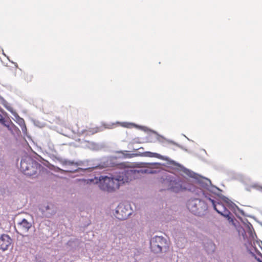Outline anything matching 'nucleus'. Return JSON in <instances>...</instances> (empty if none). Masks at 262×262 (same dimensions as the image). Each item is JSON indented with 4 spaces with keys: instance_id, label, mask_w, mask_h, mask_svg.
Instances as JSON below:
<instances>
[{
    "instance_id": "dca6fc26",
    "label": "nucleus",
    "mask_w": 262,
    "mask_h": 262,
    "mask_svg": "<svg viewBox=\"0 0 262 262\" xmlns=\"http://www.w3.org/2000/svg\"><path fill=\"white\" fill-rule=\"evenodd\" d=\"M13 116L15 117V121L20 125L22 130H26L27 128L24 120L22 118L20 117L17 113H16Z\"/></svg>"
},
{
    "instance_id": "cd10ccee",
    "label": "nucleus",
    "mask_w": 262,
    "mask_h": 262,
    "mask_svg": "<svg viewBox=\"0 0 262 262\" xmlns=\"http://www.w3.org/2000/svg\"><path fill=\"white\" fill-rule=\"evenodd\" d=\"M3 119V117L0 114V121L2 120Z\"/></svg>"
},
{
    "instance_id": "4be33fe9",
    "label": "nucleus",
    "mask_w": 262,
    "mask_h": 262,
    "mask_svg": "<svg viewBox=\"0 0 262 262\" xmlns=\"http://www.w3.org/2000/svg\"><path fill=\"white\" fill-rule=\"evenodd\" d=\"M45 165L47 166V167L48 168H49V169H55L54 165L51 164V165Z\"/></svg>"
},
{
    "instance_id": "f257e3e1",
    "label": "nucleus",
    "mask_w": 262,
    "mask_h": 262,
    "mask_svg": "<svg viewBox=\"0 0 262 262\" xmlns=\"http://www.w3.org/2000/svg\"><path fill=\"white\" fill-rule=\"evenodd\" d=\"M143 170L144 167H127L112 177L101 176L99 179L95 177L94 180H89L93 183L99 182L100 189L111 192L115 191L124 183L139 178L141 174L144 173Z\"/></svg>"
},
{
    "instance_id": "bb28decb",
    "label": "nucleus",
    "mask_w": 262,
    "mask_h": 262,
    "mask_svg": "<svg viewBox=\"0 0 262 262\" xmlns=\"http://www.w3.org/2000/svg\"><path fill=\"white\" fill-rule=\"evenodd\" d=\"M257 259V260L258 261V262H262V260L261 259H260V258H256Z\"/></svg>"
},
{
    "instance_id": "2f4dec72",
    "label": "nucleus",
    "mask_w": 262,
    "mask_h": 262,
    "mask_svg": "<svg viewBox=\"0 0 262 262\" xmlns=\"http://www.w3.org/2000/svg\"><path fill=\"white\" fill-rule=\"evenodd\" d=\"M178 165V166H181V165H180V164H179V165Z\"/></svg>"
},
{
    "instance_id": "b1692460",
    "label": "nucleus",
    "mask_w": 262,
    "mask_h": 262,
    "mask_svg": "<svg viewBox=\"0 0 262 262\" xmlns=\"http://www.w3.org/2000/svg\"><path fill=\"white\" fill-rule=\"evenodd\" d=\"M139 128L145 130V131L146 130V129H147V128L146 127H144V126H140V127H139Z\"/></svg>"
},
{
    "instance_id": "ddd939ff",
    "label": "nucleus",
    "mask_w": 262,
    "mask_h": 262,
    "mask_svg": "<svg viewBox=\"0 0 262 262\" xmlns=\"http://www.w3.org/2000/svg\"><path fill=\"white\" fill-rule=\"evenodd\" d=\"M18 226L23 231L28 232L31 228L32 224L31 223L28 222V221L24 219L18 223Z\"/></svg>"
},
{
    "instance_id": "a211bd4d",
    "label": "nucleus",
    "mask_w": 262,
    "mask_h": 262,
    "mask_svg": "<svg viewBox=\"0 0 262 262\" xmlns=\"http://www.w3.org/2000/svg\"><path fill=\"white\" fill-rule=\"evenodd\" d=\"M7 110L10 112L13 115L17 113L16 111L13 109V108L11 106H6Z\"/></svg>"
},
{
    "instance_id": "1a4fd4ad",
    "label": "nucleus",
    "mask_w": 262,
    "mask_h": 262,
    "mask_svg": "<svg viewBox=\"0 0 262 262\" xmlns=\"http://www.w3.org/2000/svg\"><path fill=\"white\" fill-rule=\"evenodd\" d=\"M42 213V216L45 217H51L56 213L54 206L51 204H42L39 208Z\"/></svg>"
},
{
    "instance_id": "20e7f679",
    "label": "nucleus",
    "mask_w": 262,
    "mask_h": 262,
    "mask_svg": "<svg viewBox=\"0 0 262 262\" xmlns=\"http://www.w3.org/2000/svg\"><path fill=\"white\" fill-rule=\"evenodd\" d=\"M208 201H204L199 198H190L187 202L186 206L188 209L193 214L202 216L206 213L208 209Z\"/></svg>"
},
{
    "instance_id": "aec40b11",
    "label": "nucleus",
    "mask_w": 262,
    "mask_h": 262,
    "mask_svg": "<svg viewBox=\"0 0 262 262\" xmlns=\"http://www.w3.org/2000/svg\"><path fill=\"white\" fill-rule=\"evenodd\" d=\"M124 126L128 127V128L132 127V126H136L137 127H138L137 125H136L135 124H134L133 123H127V125H124Z\"/></svg>"
},
{
    "instance_id": "6e6552de",
    "label": "nucleus",
    "mask_w": 262,
    "mask_h": 262,
    "mask_svg": "<svg viewBox=\"0 0 262 262\" xmlns=\"http://www.w3.org/2000/svg\"><path fill=\"white\" fill-rule=\"evenodd\" d=\"M41 165H20V169L26 176L31 177L36 174L38 168Z\"/></svg>"
},
{
    "instance_id": "9b49d317",
    "label": "nucleus",
    "mask_w": 262,
    "mask_h": 262,
    "mask_svg": "<svg viewBox=\"0 0 262 262\" xmlns=\"http://www.w3.org/2000/svg\"><path fill=\"white\" fill-rule=\"evenodd\" d=\"M12 239L9 235L5 234L0 236V250L5 251L11 245Z\"/></svg>"
},
{
    "instance_id": "39448f33",
    "label": "nucleus",
    "mask_w": 262,
    "mask_h": 262,
    "mask_svg": "<svg viewBox=\"0 0 262 262\" xmlns=\"http://www.w3.org/2000/svg\"><path fill=\"white\" fill-rule=\"evenodd\" d=\"M150 248L154 253H160L166 251L168 248L166 238L162 236H155L150 240Z\"/></svg>"
},
{
    "instance_id": "7c9ffc66",
    "label": "nucleus",
    "mask_w": 262,
    "mask_h": 262,
    "mask_svg": "<svg viewBox=\"0 0 262 262\" xmlns=\"http://www.w3.org/2000/svg\"><path fill=\"white\" fill-rule=\"evenodd\" d=\"M120 164H124V163H120Z\"/></svg>"
},
{
    "instance_id": "f8f14e48",
    "label": "nucleus",
    "mask_w": 262,
    "mask_h": 262,
    "mask_svg": "<svg viewBox=\"0 0 262 262\" xmlns=\"http://www.w3.org/2000/svg\"><path fill=\"white\" fill-rule=\"evenodd\" d=\"M152 132L156 135V140L161 144L162 145L166 146L173 143V142L166 139L163 136L158 134L157 132L155 131H152Z\"/></svg>"
},
{
    "instance_id": "f03ea898",
    "label": "nucleus",
    "mask_w": 262,
    "mask_h": 262,
    "mask_svg": "<svg viewBox=\"0 0 262 262\" xmlns=\"http://www.w3.org/2000/svg\"><path fill=\"white\" fill-rule=\"evenodd\" d=\"M144 173L158 174L162 183L167 187V189L178 193L185 191H191L196 195L203 194L202 191L179 176L169 173L160 167H144Z\"/></svg>"
},
{
    "instance_id": "2eb2a0df",
    "label": "nucleus",
    "mask_w": 262,
    "mask_h": 262,
    "mask_svg": "<svg viewBox=\"0 0 262 262\" xmlns=\"http://www.w3.org/2000/svg\"><path fill=\"white\" fill-rule=\"evenodd\" d=\"M91 168V167H86V168H84L77 167L74 169H71H71H66V170H64V171L69 172H71V173L77 172V173H79L81 175H83L85 173V172L86 171L89 170V169Z\"/></svg>"
},
{
    "instance_id": "4468645a",
    "label": "nucleus",
    "mask_w": 262,
    "mask_h": 262,
    "mask_svg": "<svg viewBox=\"0 0 262 262\" xmlns=\"http://www.w3.org/2000/svg\"><path fill=\"white\" fill-rule=\"evenodd\" d=\"M151 157H155L159 159L166 161L168 164H177L174 161L170 159L168 157L163 156L155 152H149Z\"/></svg>"
},
{
    "instance_id": "7ed1b4c3",
    "label": "nucleus",
    "mask_w": 262,
    "mask_h": 262,
    "mask_svg": "<svg viewBox=\"0 0 262 262\" xmlns=\"http://www.w3.org/2000/svg\"><path fill=\"white\" fill-rule=\"evenodd\" d=\"M200 189V188H199ZM203 194L197 195L199 196H204L206 201L211 204L213 209L221 215L227 218L228 221L232 224L234 223V218L229 209L234 210L237 207L235 203L232 202L226 196L220 194L221 189L215 186L210 184L207 191L209 193H205V191L200 188Z\"/></svg>"
},
{
    "instance_id": "9d476101",
    "label": "nucleus",
    "mask_w": 262,
    "mask_h": 262,
    "mask_svg": "<svg viewBox=\"0 0 262 262\" xmlns=\"http://www.w3.org/2000/svg\"><path fill=\"white\" fill-rule=\"evenodd\" d=\"M132 157V154H128L127 151H119L116 152V153L108 158V160L107 162L110 161L112 164H115V162L117 161H121L124 159L130 158Z\"/></svg>"
},
{
    "instance_id": "5701e85b",
    "label": "nucleus",
    "mask_w": 262,
    "mask_h": 262,
    "mask_svg": "<svg viewBox=\"0 0 262 262\" xmlns=\"http://www.w3.org/2000/svg\"><path fill=\"white\" fill-rule=\"evenodd\" d=\"M95 167H99V168H103L106 167V166H104L103 165L99 164V165H97Z\"/></svg>"
},
{
    "instance_id": "412c9836",
    "label": "nucleus",
    "mask_w": 262,
    "mask_h": 262,
    "mask_svg": "<svg viewBox=\"0 0 262 262\" xmlns=\"http://www.w3.org/2000/svg\"><path fill=\"white\" fill-rule=\"evenodd\" d=\"M200 154L203 155H207V152L205 149H200L199 150Z\"/></svg>"
},
{
    "instance_id": "6ab92c4d",
    "label": "nucleus",
    "mask_w": 262,
    "mask_h": 262,
    "mask_svg": "<svg viewBox=\"0 0 262 262\" xmlns=\"http://www.w3.org/2000/svg\"><path fill=\"white\" fill-rule=\"evenodd\" d=\"M247 227L249 229L248 232L251 234L252 232V230H253L252 225L250 223H249L247 225Z\"/></svg>"
},
{
    "instance_id": "c85d7f7f",
    "label": "nucleus",
    "mask_w": 262,
    "mask_h": 262,
    "mask_svg": "<svg viewBox=\"0 0 262 262\" xmlns=\"http://www.w3.org/2000/svg\"><path fill=\"white\" fill-rule=\"evenodd\" d=\"M71 164H75L74 162H71ZM76 164H77V163Z\"/></svg>"
},
{
    "instance_id": "423d86ee",
    "label": "nucleus",
    "mask_w": 262,
    "mask_h": 262,
    "mask_svg": "<svg viewBox=\"0 0 262 262\" xmlns=\"http://www.w3.org/2000/svg\"><path fill=\"white\" fill-rule=\"evenodd\" d=\"M184 172L190 178H194L196 180L197 183L202 189L207 190L209 187H210L211 181L205 177H203L194 173L193 171L184 168Z\"/></svg>"
},
{
    "instance_id": "393cba45",
    "label": "nucleus",
    "mask_w": 262,
    "mask_h": 262,
    "mask_svg": "<svg viewBox=\"0 0 262 262\" xmlns=\"http://www.w3.org/2000/svg\"><path fill=\"white\" fill-rule=\"evenodd\" d=\"M134 164H149V163H135ZM152 164H159V163H152Z\"/></svg>"
},
{
    "instance_id": "0eeeda50",
    "label": "nucleus",
    "mask_w": 262,
    "mask_h": 262,
    "mask_svg": "<svg viewBox=\"0 0 262 262\" xmlns=\"http://www.w3.org/2000/svg\"><path fill=\"white\" fill-rule=\"evenodd\" d=\"M131 214L132 212L128 209V206L120 203L116 208L115 215L119 220H124Z\"/></svg>"
},
{
    "instance_id": "a878e982",
    "label": "nucleus",
    "mask_w": 262,
    "mask_h": 262,
    "mask_svg": "<svg viewBox=\"0 0 262 262\" xmlns=\"http://www.w3.org/2000/svg\"><path fill=\"white\" fill-rule=\"evenodd\" d=\"M57 169H58V170H57V171H63V170L59 168H57Z\"/></svg>"
},
{
    "instance_id": "c756f323",
    "label": "nucleus",
    "mask_w": 262,
    "mask_h": 262,
    "mask_svg": "<svg viewBox=\"0 0 262 262\" xmlns=\"http://www.w3.org/2000/svg\"><path fill=\"white\" fill-rule=\"evenodd\" d=\"M154 166H156V164L153 165ZM163 166H165L166 165H162Z\"/></svg>"
},
{
    "instance_id": "f3484780",
    "label": "nucleus",
    "mask_w": 262,
    "mask_h": 262,
    "mask_svg": "<svg viewBox=\"0 0 262 262\" xmlns=\"http://www.w3.org/2000/svg\"><path fill=\"white\" fill-rule=\"evenodd\" d=\"M100 131H101V130L99 127L90 128L88 130H86V132L91 134H94Z\"/></svg>"
}]
</instances>
